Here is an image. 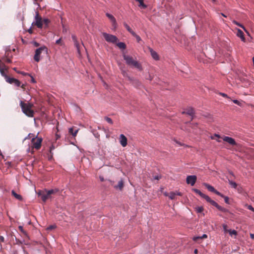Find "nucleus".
<instances>
[{
  "label": "nucleus",
  "instance_id": "f257e3e1",
  "mask_svg": "<svg viewBox=\"0 0 254 254\" xmlns=\"http://www.w3.org/2000/svg\"><path fill=\"white\" fill-rule=\"evenodd\" d=\"M20 106L21 108L23 113L28 117H33L34 115V112L32 110L33 104L30 103H24L21 101L20 102Z\"/></svg>",
  "mask_w": 254,
  "mask_h": 254
},
{
  "label": "nucleus",
  "instance_id": "f03ea898",
  "mask_svg": "<svg viewBox=\"0 0 254 254\" xmlns=\"http://www.w3.org/2000/svg\"><path fill=\"white\" fill-rule=\"evenodd\" d=\"M205 199L207 202L210 203L212 205L215 206L219 211L224 213H229L231 215V217H233V216H234V214L231 212H230L228 209L223 207L219 205L216 202L211 199L209 196L207 195Z\"/></svg>",
  "mask_w": 254,
  "mask_h": 254
},
{
  "label": "nucleus",
  "instance_id": "7ed1b4c3",
  "mask_svg": "<svg viewBox=\"0 0 254 254\" xmlns=\"http://www.w3.org/2000/svg\"><path fill=\"white\" fill-rule=\"evenodd\" d=\"M124 59L126 61V63L130 66H134L139 70L141 69V65L136 61L134 60L133 58L128 55H124Z\"/></svg>",
  "mask_w": 254,
  "mask_h": 254
},
{
  "label": "nucleus",
  "instance_id": "20e7f679",
  "mask_svg": "<svg viewBox=\"0 0 254 254\" xmlns=\"http://www.w3.org/2000/svg\"><path fill=\"white\" fill-rule=\"evenodd\" d=\"M102 35L107 42L114 44L118 41V38L113 35L109 34L105 32L103 33Z\"/></svg>",
  "mask_w": 254,
  "mask_h": 254
},
{
  "label": "nucleus",
  "instance_id": "39448f33",
  "mask_svg": "<svg viewBox=\"0 0 254 254\" xmlns=\"http://www.w3.org/2000/svg\"><path fill=\"white\" fill-rule=\"evenodd\" d=\"M31 142L32 144V147L37 150H39L41 147L42 138L39 137L33 138L32 139Z\"/></svg>",
  "mask_w": 254,
  "mask_h": 254
},
{
  "label": "nucleus",
  "instance_id": "423d86ee",
  "mask_svg": "<svg viewBox=\"0 0 254 254\" xmlns=\"http://www.w3.org/2000/svg\"><path fill=\"white\" fill-rule=\"evenodd\" d=\"M47 48L45 46L41 47L38 49H37L35 51V54L34 57V60L37 62H39L40 60V54H41L42 52L44 50H46L47 52Z\"/></svg>",
  "mask_w": 254,
  "mask_h": 254
},
{
  "label": "nucleus",
  "instance_id": "0eeeda50",
  "mask_svg": "<svg viewBox=\"0 0 254 254\" xmlns=\"http://www.w3.org/2000/svg\"><path fill=\"white\" fill-rule=\"evenodd\" d=\"M111 185L117 190H122L124 187V183L122 179H120L118 181V184H115L114 181H110Z\"/></svg>",
  "mask_w": 254,
  "mask_h": 254
},
{
  "label": "nucleus",
  "instance_id": "6e6552de",
  "mask_svg": "<svg viewBox=\"0 0 254 254\" xmlns=\"http://www.w3.org/2000/svg\"><path fill=\"white\" fill-rule=\"evenodd\" d=\"M196 181L197 177L195 175H189L186 178V183L188 185H190L191 186H193Z\"/></svg>",
  "mask_w": 254,
  "mask_h": 254
},
{
  "label": "nucleus",
  "instance_id": "1a4fd4ad",
  "mask_svg": "<svg viewBox=\"0 0 254 254\" xmlns=\"http://www.w3.org/2000/svg\"><path fill=\"white\" fill-rule=\"evenodd\" d=\"M35 21L34 24L39 28H42L43 27V21L42 19L40 16H39L38 12L36 13L35 17Z\"/></svg>",
  "mask_w": 254,
  "mask_h": 254
},
{
  "label": "nucleus",
  "instance_id": "9d476101",
  "mask_svg": "<svg viewBox=\"0 0 254 254\" xmlns=\"http://www.w3.org/2000/svg\"><path fill=\"white\" fill-rule=\"evenodd\" d=\"M38 196L41 197V199L44 201L46 202V200L50 198V196L48 194L46 191L39 190L38 192Z\"/></svg>",
  "mask_w": 254,
  "mask_h": 254
},
{
  "label": "nucleus",
  "instance_id": "9b49d317",
  "mask_svg": "<svg viewBox=\"0 0 254 254\" xmlns=\"http://www.w3.org/2000/svg\"><path fill=\"white\" fill-rule=\"evenodd\" d=\"M106 16L108 17V18L111 20L112 24V26L113 27V29L115 30L117 27V23L115 18L111 14L107 13L106 14Z\"/></svg>",
  "mask_w": 254,
  "mask_h": 254
},
{
  "label": "nucleus",
  "instance_id": "f8f14e48",
  "mask_svg": "<svg viewBox=\"0 0 254 254\" xmlns=\"http://www.w3.org/2000/svg\"><path fill=\"white\" fill-rule=\"evenodd\" d=\"M223 139L224 141L228 142L232 145L235 146L237 145V143L236 142L235 140L231 137L225 136Z\"/></svg>",
  "mask_w": 254,
  "mask_h": 254
},
{
  "label": "nucleus",
  "instance_id": "ddd939ff",
  "mask_svg": "<svg viewBox=\"0 0 254 254\" xmlns=\"http://www.w3.org/2000/svg\"><path fill=\"white\" fill-rule=\"evenodd\" d=\"M120 143L123 147H126L127 143V138L123 134H121L119 137Z\"/></svg>",
  "mask_w": 254,
  "mask_h": 254
},
{
  "label": "nucleus",
  "instance_id": "4468645a",
  "mask_svg": "<svg viewBox=\"0 0 254 254\" xmlns=\"http://www.w3.org/2000/svg\"><path fill=\"white\" fill-rule=\"evenodd\" d=\"M71 37H72V39L74 42V45L75 47L76 48V49L77 50L78 54L80 55V44H79L78 41H77V39L76 36H75V35H72Z\"/></svg>",
  "mask_w": 254,
  "mask_h": 254
},
{
  "label": "nucleus",
  "instance_id": "2eb2a0df",
  "mask_svg": "<svg viewBox=\"0 0 254 254\" xmlns=\"http://www.w3.org/2000/svg\"><path fill=\"white\" fill-rule=\"evenodd\" d=\"M204 186L207 189V190L211 191V192H212L213 193H214L215 194H217V195H220V192L218 191V190H217L213 187H212V186L208 184H206V183H205L204 184Z\"/></svg>",
  "mask_w": 254,
  "mask_h": 254
},
{
  "label": "nucleus",
  "instance_id": "dca6fc26",
  "mask_svg": "<svg viewBox=\"0 0 254 254\" xmlns=\"http://www.w3.org/2000/svg\"><path fill=\"white\" fill-rule=\"evenodd\" d=\"M182 114H186L188 115H193L195 114L194 109L192 107H189L185 109V111L182 112Z\"/></svg>",
  "mask_w": 254,
  "mask_h": 254
},
{
  "label": "nucleus",
  "instance_id": "f3484780",
  "mask_svg": "<svg viewBox=\"0 0 254 254\" xmlns=\"http://www.w3.org/2000/svg\"><path fill=\"white\" fill-rule=\"evenodd\" d=\"M149 50L151 55L153 59H154L156 61H158L159 60V56L155 51H154L151 48H149Z\"/></svg>",
  "mask_w": 254,
  "mask_h": 254
},
{
  "label": "nucleus",
  "instance_id": "a211bd4d",
  "mask_svg": "<svg viewBox=\"0 0 254 254\" xmlns=\"http://www.w3.org/2000/svg\"><path fill=\"white\" fill-rule=\"evenodd\" d=\"M192 191L194 192L195 193L198 194V195H199L202 198L205 199V197L207 196V195L205 194H204L203 193H202L198 189H195V188H192L191 189Z\"/></svg>",
  "mask_w": 254,
  "mask_h": 254
},
{
  "label": "nucleus",
  "instance_id": "6ab92c4d",
  "mask_svg": "<svg viewBox=\"0 0 254 254\" xmlns=\"http://www.w3.org/2000/svg\"><path fill=\"white\" fill-rule=\"evenodd\" d=\"M218 195L224 198V201L226 204H231L232 201L230 200V198L228 196L224 195L221 192L220 193V195Z\"/></svg>",
  "mask_w": 254,
  "mask_h": 254
},
{
  "label": "nucleus",
  "instance_id": "aec40b11",
  "mask_svg": "<svg viewBox=\"0 0 254 254\" xmlns=\"http://www.w3.org/2000/svg\"><path fill=\"white\" fill-rule=\"evenodd\" d=\"M237 36L240 37L242 41H245V38L243 32L240 29H237Z\"/></svg>",
  "mask_w": 254,
  "mask_h": 254
},
{
  "label": "nucleus",
  "instance_id": "412c9836",
  "mask_svg": "<svg viewBox=\"0 0 254 254\" xmlns=\"http://www.w3.org/2000/svg\"><path fill=\"white\" fill-rule=\"evenodd\" d=\"M194 209L197 213H202L203 216L205 215V214L202 213L204 210V208L202 206H195L194 207Z\"/></svg>",
  "mask_w": 254,
  "mask_h": 254
},
{
  "label": "nucleus",
  "instance_id": "4be33fe9",
  "mask_svg": "<svg viewBox=\"0 0 254 254\" xmlns=\"http://www.w3.org/2000/svg\"><path fill=\"white\" fill-rule=\"evenodd\" d=\"M9 53H10V51H6L5 52V54L4 57L3 58V60H4V61H5L6 62H7L8 63H11V60L9 58Z\"/></svg>",
  "mask_w": 254,
  "mask_h": 254
},
{
  "label": "nucleus",
  "instance_id": "5701e85b",
  "mask_svg": "<svg viewBox=\"0 0 254 254\" xmlns=\"http://www.w3.org/2000/svg\"><path fill=\"white\" fill-rule=\"evenodd\" d=\"M233 23H234V24L241 27L242 28H243V29L247 33H248V30L246 29V28L245 27V26L241 24L240 23L238 22V21H237L236 20H234L233 21H232Z\"/></svg>",
  "mask_w": 254,
  "mask_h": 254
},
{
  "label": "nucleus",
  "instance_id": "b1692460",
  "mask_svg": "<svg viewBox=\"0 0 254 254\" xmlns=\"http://www.w3.org/2000/svg\"><path fill=\"white\" fill-rule=\"evenodd\" d=\"M11 194L12 195L17 199L19 200H22V197L21 195L20 194H18L17 193H16V192L12 190L11 191Z\"/></svg>",
  "mask_w": 254,
  "mask_h": 254
},
{
  "label": "nucleus",
  "instance_id": "393cba45",
  "mask_svg": "<svg viewBox=\"0 0 254 254\" xmlns=\"http://www.w3.org/2000/svg\"><path fill=\"white\" fill-rule=\"evenodd\" d=\"M124 25L127 30L130 33L131 35H134V32L132 31V30L130 28V27L127 25L126 22H124Z\"/></svg>",
  "mask_w": 254,
  "mask_h": 254
},
{
  "label": "nucleus",
  "instance_id": "a878e982",
  "mask_svg": "<svg viewBox=\"0 0 254 254\" xmlns=\"http://www.w3.org/2000/svg\"><path fill=\"white\" fill-rule=\"evenodd\" d=\"M5 78L6 82H7L8 83H9L10 84H13V82H14V81L16 79L15 78H14L9 77L6 76V75L5 76Z\"/></svg>",
  "mask_w": 254,
  "mask_h": 254
},
{
  "label": "nucleus",
  "instance_id": "bb28decb",
  "mask_svg": "<svg viewBox=\"0 0 254 254\" xmlns=\"http://www.w3.org/2000/svg\"><path fill=\"white\" fill-rule=\"evenodd\" d=\"M46 192L48 193V194H49L50 196L52 194H55L59 191L58 189H52L49 190H46Z\"/></svg>",
  "mask_w": 254,
  "mask_h": 254
},
{
  "label": "nucleus",
  "instance_id": "cd10ccee",
  "mask_svg": "<svg viewBox=\"0 0 254 254\" xmlns=\"http://www.w3.org/2000/svg\"><path fill=\"white\" fill-rule=\"evenodd\" d=\"M43 26H44L45 28L48 27L49 24L50 22V20L48 18H45L42 20Z\"/></svg>",
  "mask_w": 254,
  "mask_h": 254
},
{
  "label": "nucleus",
  "instance_id": "c85d7f7f",
  "mask_svg": "<svg viewBox=\"0 0 254 254\" xmlns=\"http://www.w3.org/2000/svg\"><path fill=\"white\" fill-rule=\"evenodd\" d=\"M117 46L121 49L124 50L126 48V45L125 43L123 42H119L117 43Z\"/></svg>",
  "mask_w": 254,
  "mask_h": 254
},
{
  "label": "nucleus",
  "instance_id": "c756f323",
  "mask_svg": "<svg viewBox=\"0 0 254 254\" xmlns=\"http://www.w3.org/2000/svg\"><path fill=\"white\" fill-rule=\"evenodd\" d=\"M78 129L73 130V128L71 127L69 129V133L72 134L73 136H75L78 132Z\"/></svg>",
  "mask_w": 254,
  "mask_h": 254
},
{
  "label": "nucleus",
  "instance_id": "7c9ffc66",
  "mask_svg": "<svg viewBox=\"0 0 254 254\" xmlns=\"http://www.w3.org/2000/svg\"><path fill=\"white\" fill-rule=\"evenodd\" d=\"M186 124H188L190 125V127L192 128H195L197 127L198 126V123H191L190 121H189L186 123Z\"/></svg>",
  "mask_w": 254,
  "mask_h": 254
},
{
  "label": "nucleus",
  "instance_id": "2f4dec72",
  "mask_svg": "<svg viewBox=\"0 0 254 254\" xmlns=\"http://www.w3.org/2000/svg\"><path fill=\"white\" fill-rule=\"evenodd\" d=\"M228 182H229V184L231 186V187L234 189H236L237 186H238V185L235 182H233L231 180H228Z\"/></svg>",
  "mask_w": 254,
  "mask_h": 254
},
{
  "label": "nucleus",
  "instance_id": "473e14b6",
  "mask_svg": "<svg viewBox=\"0 0 254 254\" xmlns=\"http://www.w3.org/2000/svg\"><path fill=\"white\" fill-rule=\"evenodd\" d=\"M18 229L21 231V233H23V234L26 237L28 238V235H27V232L24 230V229H23V227L22 226H19L18 227Z\"/></svg>",
  "mask_w": 254,
  "mask_h": 254
},
{
  "label": "nucleus",
  "instance_id": "72a5a7b5",
  "mask_svg": "<svg viewBox=\"0 0 254 254\" xmlns=\"http://www.w3.org/2000/svg\"><path fill=\"white\" fill-rule=\"evenodd\" d=\"M139 3V6H140L143 8H145L146 7V5L144 4L143 2V0H135Z\"/></svg>",
  "mask_w": 254,
  "mask_h": 254
},
{
  "label": "nucleus",
  "instance_id": "f704fd0d",
  "mask_svg": "<svg viewBox=\"0 0 254 254\" xmlns=\"http://www.w3.org/2000/svg\"><path fill=\"white\" fill-rule=\"evenodd\" d=\"M233 102L234 103L240 106V107H242L243 106V102H240V101L235 99L233 100Z\"/></svg>",
  "mask_w": 254,
  "mask_h": 254
},
{
  "label": "nucleus",
  "instance_id": "c9c22d12",
  "mask_svg": "<svg viewBox=\"0 0 254 254\" xmlns=\"http://www.w3.org/2000/svg\"><path fill=\"white\" fill-rule=\"evenodd\" d=\"M228 232L229 233L230 235L231 236H232L233 235L236 236L237 234V232L235 230H232L230 229V230H228Z\"/></svg>",
  "mask_w": 254,
  "mask_h": 254
},
{
  "label": "nucleus",
  "instance_id": "e433bc0d",
  "mask_svg": "<svg viewBox=\"0 0 254 254\" xmlns=\"http://www.w3.org/2000/svg\"><path fill=\"white\" fill-rule=\"evenodd\" d=\"M192 240L196 242H199L200 240H201V236H194L193 237Z\"/></svg>",
  "mask_w": 254,
  "mask_h": 254
},
{
  "label": "nucleus",
  "instance_id": "4c0bfd02",
  "mask_svg": "<svg viewBox=\"0 0 254 254\" xmlns=\"http://www.w3.org/2000/svg\"><path fill=\"white\" fill-rule=\"evenodd\" d=\"M105 120L108 123H109L110 124H113V123L112 120L111 118H109V117H105Z\"/></svg>",
  "mask_w": 254,
  "mask_h": 254
},
{
  "label": "nucleus",
  "instance_id": "58836bf2",
  "mask_svg": "<svg viewBox=\"0 0 254 254\" xmlns=\"http://www.w3.org/2000/svg\"><path fill=\"white\" fill-rule=\"evenodd\" d=\"M23 244V242L18 239L16 238L15 239V244L18 245H21Z\"/></svg>",
  "mask_w": 254,
  "mask_h": 254
},
{
  "label": "nucleus",
  "instance_id": "ea45409f",
  "mask_svg": "<svg viewBox=\"0 0 254 254\" xmlns=\"http://www.w3.org/2000/svg\"><path fill=\"white\" fill-rule=\"evenodd\" d=\"M13 84H14L15 86L19 87L20 86L21 83H20V81H19L17 79H16V80L14 81V82H13Z\"/></svg>",
  "mask_w": 254,
  "mask_h": 254
},
{
  "label": "nucleus",
  "instance_id": "a19ab883",
  "mask_svg": "<svg viewBox=\"0 0 254 254\" xmlns=\"http://www.w3.org/2000/svg\"><path fill=\"white\" fill-rule=\"evenodd\" d=\"M132 35L136 38V40L138 42H139L141 41V39L140 37L138 35L136 34V33L135 32H134V35Z\"/></svg>",
  "mask_w": 254,
  "mask_h": 254
},
{
  "label": "nucleus",
  "instance_id": "79ce46f5",
  "mask_svg": "<svg viewBox=\"0 0 254 254\" xmlns=\"http://www.w3.org/2000/svg\"><path fill=\"white\" fill-rule=\"evenodd\" d=\"M56 225H50V226H49L47 228V229L48 230H53V229H55V228H56Z\"/></svg>",
  "mask_w": 254,
  "mask_h": 254
},
{
  "label": "nucleus",
  "instance_id": "37998d69",
  "mask_svg": "<svg viewBox=\"0 0 254 254\" xmlns=\"http://www.w3.org/2000/svg\"><path fill=\"white\" fill-rule=\"evenodd\" d=\"M169 197L171 199L173 200L175 198V193L173 192H171Z\"/></svg>",
  "mask_w": 254,
  "mask_h": 254
},
{
  "label": "nucleus",
  "instance_id": "c03bdc74",
  "mask_svg": "<svg viewBox=\"0 0 254 254\" xmlns=\"http://www.w3.org/2000/svg\"><path fill=\"white\" fill-rule=\"evenodd\" d=\"M56 44L57 45H62V38H60L59 39L57 40L56 42Z\"/></svg>",
  "mask_w": 254,
  "mask_h": 254
},
{
  "label": "nucleus",
  "instance_id": "a18cd8bd",
  "mask_svg": "<svg viewBox=\"0 0 254 254\" xmlns=\"http://www.w3.org/2000/svg\"><path fill=\"white\" fill-rule=\"evenodd\" d=\"M247 208L254 212V208L252 205H248Z\"/></svg>",
  "mask_w": 254,
  "mask_h": 254
},
{
  "label": "nucleus",
  "instance_id": "49530a36",
  "mask_svg": "<svg viewBox=\"0 0 254 254\" xmlns=\"http://www.w3.org/2000/svg\"><path fill=\"white\" fill-rule=\"evenodd\" d=\"M219 94L220 95H221V96H222L223 97H224L227 98H229L228 96L226 94H225V93H224L220 92Z\"/></svg>",
  "mask_w": 254,
  "mask_h": 254
},
{
  "label": "nucleus",
  "instance_id": "de8ad7c7",
  "mask_svg": "<svg viewBox=\"0 0 254 254\" xmlns=\"http://www.w3.org/2000/svg\"><path fill=\"white\" fill-rule=\"evenodd\" d=\"M223 226V230L225 232H227L228 230H227V225L226 224H223L222 225Z\"/></svg>",
  "mask_w": 254,
  "mask_h": 254
},
{
  "label": "nucleus",
  "instance_id": "09e8293b",
  "mask_svg": "<svg viewBox=\"0 0 254 254\" xmlns=\"http://www.w3.org/2000/svg\"><path fill=\"white\" fill-rule=\"evenodd\" d=\"M160 178H161V177L160 176L156 175L153 177V179L156 180H159L160 179Z\"/></svg>",
  "mask_w": 254,
  "mask_h": 254
},
{
  "label": "nucleus",
  "instance_id": "8fccbe9b",
  "mask_svg": "<svg viewBox=\"0 0 254 254\" xmlns=\"http://www.w3.org/2000/svg\"><path fill=\"white\" fill-rule=\"evenodd\" d=\"M29 76L31 77V82H32V83H36V81L35 80V79L33 78V77L32 76L30 75Z\"/></svg>",
  "mask_w": 254,
  "mask_h": 254
},
{
  "label": "nucleus",
  "instance_id": "3c124183",
  "mask_svg": "<svg viewBox=\"0 0 254 254\" xmlns=\"http://www.w3.org/2000/svg\"><path fill=\"white\" fill-rule=\"evenodd\" d=\"M207 238V235L206 234H203L202 236H201V239H206Z\"/></svg>",
  "mask_w": 254,
  "mask_h": 254
},
{
  "label": "nucleus",
  "instance_id": "603ef678",
  "mask_svg": "<svg viewBox=\"0 0 254 254\" xmlns=\"http://www.w3.org/2000/svg\"><path fill=\"white\" fill-rule=\"evenodd\" d=\"M190 121H192L193 119L195 118V114H193V115H190Z\"/></svg>",
  "mask_w": 254,
  "mask_h": 254
},
{
  "label": "nucleus",
  "instance_id": "864d4df0",
  "mask_svg": "<svg viewBox=\"0 0 254 254\" xmlns=\"http://www.w3.org/2000/svg\"><path fill=\"white\" fill-rule=\"evenodd\" d=\"M99 179H100V181L101 182H104V179L103 177L100 176Z\"/></svg>",
  "mask_w": 254,
  "mask_h": 254
},
{
  "label": "nucleus",
  "instance_id": "5fc2aeb1",
  "mask_svg": "<svg viewBox=\"0 0 254 254\" xmlns=\"http://www.w3.org/2000/svg\"><path fill=\"white\" fill-rule=\"evenodd\" d=\"M28 31L30 34H32L33 33V30L31 28H30Z\"/></svg>",
  "mask_w": 254,
  "mask_h": 254
},
{
  "label": "nucleus",
  "instance_id": "6e6d98bb",
  "mask_svg": "<svg viewBox=\"0 0 254 254\" xmlns=\"http://www.w3.org/2000/svg\"><path fill=\"white\" fill-rule=\"evenodd\" d=\"M4 238L2 236H0V241L3 242Z\"/></svg>",
  "mask_w": 254,
  "mask_h": 254
},
{
  "label": "nucleus",
  "instance_id": "4d7b16f0",
  "mask_svg": "<svg viewBox=\"0 0 254 254\" xmlns=\"http://www.w3.org/2000/svg\"><path fill=\"white\" fill-rule=\"evenodd\" d=\"M21 73L22 74L24 75H30V74H29L27 73H25V72H21Z\"/></svg>",
  "mask_w": 254,
  "mask_h": 254
},
{
  "label": "nucleus",
  "instance_id": "13d9d810",
  "mask_svg": "<svg viewBox=\"0 0 254 254\" xmlns=\"http://www.w3.org/2000/svg\"><path fill=\"white\" fill-rule=\"evenodd\" d=\"M250 237L253 239H254V234H250Z\"/></svg>",
  "mask_w": 254,
  "mask_h": 254
},
{
  "label": "nucleus",
  "instance_id": "bf43d9fd",
  "mask_svg": "<svg viewBox=\"0 0 254 254\" xmlns=\"http://www.w3.org/2000/svg\"><path fill=\"white\" fill-rule=\"evenodd\" d=\"M198 251L197 249H195V250H194V253L195 254H198Z\"/></svg>",
  "mask_w": 254,
  "mask_h": 254
},
{
  "label": "nucleus",
  "instance_id": "052dcab7",
  "mask_svg": "<svg viewBox=\"0 0 254 254\" xmlns=\"http://www.w3.org/2000/svg\"><path fill=\"white\" fill-rule=\"evenodd\" d=\"M229 174H230V175H231L232 176H234V173H233V172L232 171H229Z\"/></svg>",
  "mask_w": 254,
  "mask_h": 254
},
{
  "label": "nucleus",
  "instance_id": "680f3d73",
  "mask_svg": "<svg viewBox=\"0 0 254 254\" xmlns=\"http://www.w3.org/2000/svg\"><path fill=\"white\" fill-rule=\"evenodd\" d=\"M214 135L216 137H217L218 138H220V135L219 134H215Z\"/></svg>",
  "mask_w": 254,
  "mask_h": 254
},
{
  "label": "nucleus",
  "instance_id": "e2e57ef3",
  "mask_svg": "<svg viewBox=\"0 0 254 254\" xmlns=\"http://www.w3.org/2000/svg\"><path fill=\"white\" fill-rule=\"evenodd\" d=\"M60 137V135L58 134H56V139H58Z\"/></svg>",
  "mask_w": 254,
  "mask_h": 254
},
{
  "label": "nucleus",
  "instance_id": "0e129e2a",
  "mask_svg": "<svg viewBox=\"0 0 254 254\" xmlns=\"http://www.w3.org/2000/svg\"><path fill=\"white\" fill-rule=\"evenodd\" d=\"M181 195V193L180 192H177L176 191V195Z\"/></svg>",
  "mask_w": 254,
  "mask_h": 254
},
{
  "label": "nucleus",
  "instance_id": "69168bd1",
  "mask_svg": "<svg viewBox=\"0 0 254 254\" xmlns=\"http://www.w3.org/2000/svg\"><path fill=\"white\" fill-rule=\"evenodd\" d=\"M25 85L24 84H22L21 86V87L23 89H25Z\"/></svg>",
  "mask_w": 254,
  "mask_h": 254
},
{
  "label": "nucleus",
  "instance_id": "338daca9",
  "mask_svg": "<svg viewBox=\"0 0 254 254\" xmlns=\"http://www.w3.org/2000/svg\"><path fill=\"white\" fill-rule=\"evenodd\" d=\"M123 74L124 76H125L126 75L127 73L126 72V71H123Z\"/></svg>",
  "mask_w": 254,
  "mask_h": 254
},
{
  "label": "nucleus",
  "instance_id": "774afa93",
  "mask_svg": "<svg viewBox=\"0 0 254 254\" xmlns=\"http://www.w3.org/2000/svg\"><path fill=\"white\" fill-rule=\"evenodd\" d=\"M221 14H222V15L223 16H224V17H227V16H226L225 14H224V13H221Z\"/></svg>",
  "mask_w": 254,
  "mask_h": 254
}]
</instances>
